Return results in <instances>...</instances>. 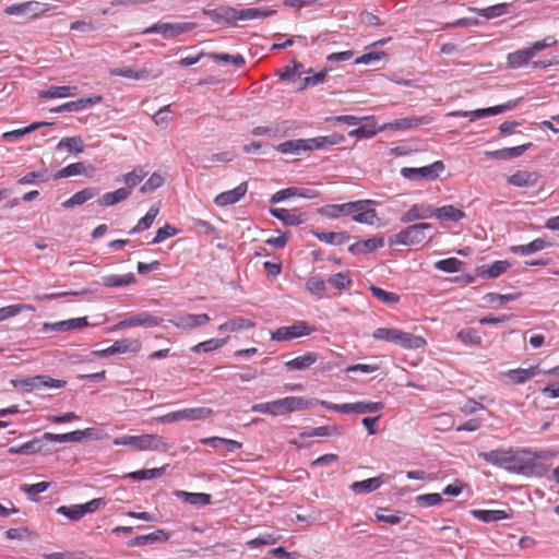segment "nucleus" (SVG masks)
<instances>
[{"label": "nucleus", "mask_w": 559, "mask_h": 559, "mask_svg": "<svg viewBox=\"0 0 559 559\" xmlns=\"http://www.w3.org/2000/svg\"><path fill=\"white\" fill-rule=\"evenodd\" d=\"M538 456L527 450H513L509 448V454L504 469L512 474L534 476L539 474Z\"/></svg>", "instance_id": "f257e3e1"}, {"label": "nucleus", "mask_w": 559, "mask_h": 559, "mask_svg": "<svg viewBox=\"0 0 559 559\" xmlns=\"http://www.w3.org/2000/svg\"><path fill=\"white\" fill-rule=\"evenodd\" d=\"M116 445H129L138 451L166 452L170 445L165 438L158 435L124 436L114 441Z\"/></svg>", "instance_id": "f03ea898"}, {"label": "nucleus", "mask_w": 559, "mask_h": 559, "mask_svg": "<svg viewBox=\"0 0 559 559\" xmlns=\"http://www.w3.org/2000/svg\"><path fill=\"white\" fill-rule=\"evenodd\" d=\"M372 337L378 341L397 344L408 349H416L425 344V340L421 336H416L395 328H379L373 331Z\"/></svg>", "instance_id": "7ed1b4c3"}, {"label": "nucleus", "mask_w": 559, "mask_h": 559, "mask_svg": "<svg viewBox=\"0 0 559 559\" xmlns=\"http://www.w3.org/2000/svg\"><path fill=\"white\" fill-rule=\"evenodd\" d=\"M429 223H418L411 225L389 239L390 245L414 246L419 245L426 239L425 231L431 229Z\"/></svg>", "instance_id": "20e7f679"}, {"label": "nucleus", "mask_w": 559, "mask_h": 559, "mask_svg": "<svg viewBox=\"0 0 559 559\" xmlns=\"http://www.w3.org/2000/svg\"><path fill=\"white\" fill-rule=\"evenodd\" d=\"M53 9V5L39 1H26L8 5L4 13L8 15H23L28 19H36Z\"/></svg>", "instance_id": "39448f33"}, {"label": "nucleus", "mask_w": 559, "mask_h": 559, "mask_svg": "<svg viewBox=\"0 0 559 559\" xmlns=\"http://www.w3.org/2000/svg\"><path fill=\"white\" fill-rule=\"evenodd\" d=\"M444 170V164L441 160H437L428 166L413 168L404 167L401 169V175L408 180H435Z\"/></svg>", "instance_id": "423d86ee"}, {"label": "nucleus", "mask_w": 559, "mask_h": 559, "mask_svg": "<svg viewBox=\"0 0 559 559\" xmlns=\"http://www.w3.org/2000/svg\"><path fill=\"white\" fill-rule=\"evenodd\" d=\"M311 406V401H307L304 397L298 396H287L271 402L273 416L284 415L300 409H307L310 408Z\"/></svg>", "instance_id": "0eeeda50"}, {"label": "nucleus", "mask_w": 559, "mask_h": 559, "mask_svg": "<svg viewBox=\"0 0 559 559\" xmlns=\"http://www.w3.org/2000/svg\"><path fill=\"white\" fill-rule=\"evenodd\" d=\"M197 27L195 23H155L142 31L143 34H162L165 38H173L180 34L190 32Z\"/></svg>", "instance_id": "6e6552de"}, {"label": "nucleus", "mask_w": 559, "mask_h": 559, "mask_svg": "<svg viewBox=\"0 0 559 559\" xmlns=\"http://www.w3.org/2000/svg\"><path fill=\"white\" fill-rule=\"evenodd\" d=\"M519 100L520 99L509 100L501 105H497V106L488 107V108H480V109L471 110V111H462V110L454 111V112H451L450 115L455 116V117H471V121H475L477 119L499 115V114L506 112L508 110H511L518 105Z\"/></svg>", "instance_id": "1a4fd4ad"}, {"label": "nucleus", "mask_w": 559, "mask_h": 559, "mask_svg": "<svg viewBox=\"0 0 559 559\" xmlns=\"http://www.w3.org/2000/svg\"><path fill=\"white\" fill-rule=\"evenodd\" d=\"M11 384L14 388L17 386H28L31 389L34 388H49V389H60L66 386L67 382L64 380L52 379L47 376H35L23 379H13L11 380Z\"/></svg>", "instance_id": "9d476101"}, {"label": "nucleus", "mask_w": 559, "mask_h": 559, "mask_svg": "<svg viewBox=\"0 0 559 559\" xmlns=\"http://www.w3.org/2000/svg\"><path fill=\"white\" fill-rule=\"evenodd\" d=\"M163 319L154 317L147 312H141L124 320L119 321L112 326V331L123 330L133 326H156L162 323Z\"/></svg>", "instance_id": "9b49d317"}, {"label": "nucleus", "mask_w": 559, "mask_h": 559, "mask_svg": "<svg viewBox=\"0 0 559 559\" xmlns=\"http://www.w3.org/2000/svg\"><path fill=\"white\" fill-rule=\"evenodd\" d=\"M310 334L308 324L300 321L290 326H281L271 333L273 341L283 342Z\"/></svg>", "instance_id": "f8f14e48"}, {"label": "nucleus", "mask_w": 559, "mask_h": 559, "mask_svg": "<svg viewBox=\"0 0 559 559\" xmlns=\"http://www.w3.org/2000/svg\"><path fill=\"white\" fill-rule=\"evenodd\" d=\"M435 207L426 204L419 203L412 205L402 216L401 222L404 224L412 223L415 221L427 219L433 217Z\"/></svg>", "instance_id": "ddd939ff"}, {"label": "nucleus", "mask_w": 559, "mask_h": 559, "mask_svg": "<svg viewBox=\"0 0 559 559\" xmlns=\"http://www.w3.org/2000/svg\"><path fill=\"white\" fill-rule=\"evenodd\" d=\"M539 179L540 175L536 171L518 170L507 178V182L518 188H533Z\"/></svg>", "instance_id": "4468645a"}, {"label": "nucleus", "mask_w": 559, "mask_h": 559, "mask_svg": "<svg viewBox=\"0 0 559 559\" xmlns=\"http://www.w3.org/2000/svg\"><path fill=\"white\" fill-rule=\"evenodd\" d=\"M210 321V317L206 313H200V314H182L175 319L169 320V322L179 329L183 330H190L194 328H199L204 325Z\"/></svg>", "instance_id": "2eb2a0df"}, {"label": "nucleus", "mask_w": 559, "mask_h": 559, "mask_svg": "<svg viewBox=\"0 0 559 559\" xmlns=\"http://www.w3.org/2000/svg\"><path fill=\"white\" fill-rule=\"evenodd\" d=\"M270 213L272 216L288 226H298L307 221V215L296 209H271Z\"/></svg>", "instance_id": "dca6fc26"}, {"label": "nucleus", "mask_w": 559, "mask_h": 559, "mask_svg": "<svg viewBox=\"0 0 559 559\" xmlns=\"http://www.w3.org/2000/svg\"><path fill=\"white\" fill-rule=\"evenodd\" d=\"M248 190V183L241 182L239 186H237L233 190L224 191L219 194H217L214 199V203L217 206H227L237 203L239 200H241Z\"/></svg>", "instance_id": "f3484780"}, {"label": "nucleus", "mask_w": 559, "mask_h": 559, "mask_svg": "<svg viewBox=\"0 0 559 559\" xmlns=\"http://www.w3.org/2000/svg\"><path fill=\"white\" fill-rule=\"evenodd\" d=\"M87 324H88V322L85 317L84 318H74V319L63 320V321H59V322H55V323L46 322L43 324L41 331L43 332H50V331L67 332V331L82 329V328L86 326Z\"/></svg>", "instance_id": "a211bd4d"}, {"label": "nucleus", "mask_w": 559, "mask_h": 559, "mask_svg": "<svg viewBox=\"0 0 559 559\" xmlns=\"http://www.w3.org/2000/svg\"><path fill=\"white\" fill-rule=\"evenodd\" d=\"M361 209V203L348 202L343 204H329L325 205L321 213L330 218H337L340 216L352 215L357 210Z\"/></svg>", "instance_id": "6ab92c4d"}, {"label": "nucleus", "mask_w": 559, "mask_h": 559, "mask_svg": "<svg viewBox=\"0 0 559 559\" xmlns=\"http://www.w3.org/2000/svg\"><path fill=\"white\" fill-rule=\"evenodd\" d=\"M533 144L531 142L513 147H504L496 151H488L485 155L495 159H513L523 155Z\"/></svg>", "instance_id": "aec40b11"}, {"label": "nucleus", "mask_w": 559, "mask_h": 559, "mask_svg": "<svg viewBox=\"0 0 559 559\" xmlns=\"http://www.w3.org/2000/svg\"><path fill=\"white\" fill-rule=\"evenodd\" d=\"M342 408L343 414H369L380 412L383 408V404L381 402L359 401L355 403H344Z\"/></svg>", "instance_id": "412c9836"}, {"label": "nucleus", "mask_w": 559, "mask_h": 559, "mask_svg": "<svg viewBox=\"0 0 559 559\" xmlns=\"http://www.w3.org/2000/svg\"><path fill=\"white\" fill-rule=\"evenodd\" d=\"M431 122V118L429 116L421 117H406L395 119L394 121L386 124V128L391 130H407L414 129L423 124H429Z\"/></svg>", "instance_id": "4be33fe9"}, {"label": "nucleus", "mask_w": 559, "mask_h": 559, "mask_svg": "<svg viewBox=\"0 0 559 559\" xmlns=\"http://www.w3.org/2000/svg\"><path fill=\"white\" fill-rule=\"evenodd\" d=\"M100 102H102V96L96 95L93 97L81 98L78 100L64 103V104L58 106L57 108H53L51 111H55V112L80 111V110L87 108L88 106L98 104Z\"/></svg>", "instance_id": "5701e85b"}, {"label": "nucleus", "mask_w": 559, "mask_h": 559, "mask_svg": "<svg viewBox=\"0 0 559 559\" xmlns=\"http://www.w3.org/2000/svg\"><path fill=\"white\" fill-rule=\"evenodd\" d=\"M388 479V475L381 474L377 477L368 478L361 481H355L350 485V489L355 493H368L377 490Z\"/></svg>", "instance_id": "b1692460"}, {"label": "nucleus", "mask_w": 559, "mask_h": 559, "mask_svg": "<svg viewBox=\"0 0 559 559\" xmlns=\"http://www.w3.org/2000/svg\"><path fill=\"white\" fill-rule=\"evenodd\" d=\"M174 495L192 506H207L212 502V496L204 492H188L183 490H175Z\"/></svg>", "instance_id": "393cba45"}, {"label": "nucleus", "mask_w": 559, "mask_h": 559, "mask_svg": "<svg viewBox=\"0 0 559 559\" xmlns=\"http://www.w3.org/2000/svg\"><path fill=\"white\" fill-rule=\"evenodd\" d=\"M136 282L133 273L122 275L109 274L102 277V283L105 287L116 288L132 285Z\"/></svg>", "instance_id": "a878e982"}, {"label": "nucleus", "mask_w": 559, "mask_h": 559, "mask_svg": "<svg viewBox=\"0 0 559 559\" xmlns=\"http://www.w3.org/2000/svg\"><path fill=\"white\" fill-rule=\"evenodd\" d=\"M469 513L474 519H477L484 523L496 522V521L506 520V519L510 518V514L504 510L474 509V510H471Z\"/></svg>", "instance_id": "bb28decb"}, {"label": "nucleus", "mask_w": 559, "mask_h": 559, "mask_svg": "<svg viewBox=\"0 0 559 559\" xmlns=\"http://www.w3.org/2000/svg\"><path fill=\"white\" fill-rule=\"evenodd\" d=\"M356 203H361V209L352 214L353 219L360 224L372 225L377 218V212L376 210L367 209V206L373 202L370 200H359Z\"/></svg>", "instance_id": "cd10ccee"}, {"label": "nucleus", "mask_w": 559, "mask_h": 559, "mask_svg": "<svg viewBox=\"0 0 559 559\" xmlns=\"http://www.w3.org/2000/svg\"><path fill=\"white\" fill-rule=\"evenodd\" d=\"M383 238H370L367 240L357 241L349 246L348 251L353 254H360L366 252H372L383 247Z\"/></svg>", "instance_id": "c85d7f7f"}, {"label": "nucleus", "mask_w": 559, "mask_h": 559, "mask_svg": "<svg viewBox=\"0 0 559 559\" xmlns=\"http://www.w3.org/2000/svg\"><path fill=\"white\" fill-rule=\"evenodd\" d=\"M466 215L462 210H459L453 205H443L441 207H435L433 217L440 221L459 222Z\"/></svg>", "instance_id": "c756f323"}, {"label": "nucleus", "mask_w": 559, "mask_h": 559, "mask_svg": "<svg viewBox=\"0 0 559 559\" xmlns=\"http://www.w3.org/2000/svg\"><path fill=\"white\" fill-rule=\"evenodd\" d=\"M508 454L509 449H496L489 452H478V457L493 466L504 468Z\"/></svg>", "instance_id": "7c9ffc66"}, {"label": "nucleus", "mask_w": 559, "mask_h": 559, "mask_svg": "<svg viewBox=\"0 0 559 559\" xmlns=\"http://www.w3.org/2000/svg\"><path fill=\"white\" fill-rule=\"evenodd\" d=\"M78 94V87L76 86H51L48 90L40 91L39 97L41 98H64V97H72Z\"/></svg>", "instance_id": "2f4dec72"}, {"label": "nucleus", "mask_w": 559, "mask_h": 559, "mask_svg": "<svg viewBox=\"0 0 559 559\" xmlns=\"http://www.w3.org/2000/svg\"><path fill=\"white\" fill-rule=\"evenodd\" d=\"M98 194L96 188H86L74 193L70 199L62 203L66 209L73 207L75 205H82Z\"/></svg>", "instance_id": "473e14b6"}, {"label": "nucleus", "mask_w": 559, "mask_h": 559, "mask_svg": "<svg viewBox=\"0 0 559 559\" xmlns=\"http://www.w3.org/2000/svg\"><path fill=\"white\" fill-rule=\"evenodd\" d=\"M130 197L129 190L122 188L117 189L112 192L104 193L98 200L97 203L100 206H112L116 205Z\"/></svg>", "instance_id": "72a5a7b5"}, {"label": "nucleus", "mask_w": 559, "mask_h": 559, "mask_svg": "<svg viewBox=\"0 0 559 559\" xmlns=\"http://www.w3.org/2000/svg\"><path fill=\"white\" fill-rule=\"evenodd\" d=\"M538 368L537 367H530L527 369H512L509 370L506 373V377L509 379V381L513 384H521L530 380L531 378L538 374Z\"/></svg>", "instance_id": "f704fd0d"}, {"label": "nucleus", "mask_w": 559, "mask_h": 559, "mask_svg": "<svg viewBox=\"0 0 559 559\" xmlns=\"http://www.w3.org/2000/svg\"><path fill=\"white\" fill-rule=\"evenodd\" d=\"M168 539V534L165 533L163 530H157L153 533L146 534V535H140L128 542L129 547L134 546H144L147 544H152L155 542H166Z\"/></svg>", "instance_id": "c9c22d12"}, {"label": "nucleus", "mask_w": 559, "mask_h": 559, "mask_svg": "<svg viewBox=\"0 0 559 559\" xmlns=\"http://www.w3.org/2000/svg\"><path fill=\"white\" fill-rule=\"evenodd\" d=\"M510 266L508 261H495L491 264L479 267L478 275L486 278H495L504 273Z\"/></svg>", "instance_id": "e433bc0d"}, {"label": "nucleus", "mask_w": 559, "mask_h": 559, "mask_svg": "<svg viewBox=\"0 0 559 559\" xmlns=\"http://www.w3.org/2000/svg\"><path fill=\"white\" fill-rule=\"evenodd\" d=\"M318 360L316 353H307L285 362L288 370H305L312 366Z\"/></svg>", "instance_id": "4c0bfd02"}, {"label": "nucleus", "mask_w": 559, "mask_h": 559, "mask_svg": "<svg viewBox=\"0 0 559 559\" xmlns=\"http://www.w3.org/2000/svg\"><path fill=\"white\" fill-rule=\"evenodd\" d=\"M532 58V51H530L528 48L519 49L508 55V67L511 69H519L526 66Z\"/></svg>", "instance_id": "58836bf2"}, {"label": "nucleus", "mask_w": 559, "mask_h": 559, "mask_svg": "<svg viewBox=\"0 0 559 559\" xmlns=\"http://www.w3.org/2000/svg\"><path fill=\"white\" fill-rule=\"evenodd\" d=\"M141 342L139 340L133 338H122L116 341L111 345V349L114 355L126 354V353H136L141 349Z\"/></svg>", "instance_id": "ea45409f"}, {"label": "nucleus", "mask_w": 559, "mask_h": 559, "mask_svg": "<svg viewBox=\"0 0 559 559\" xmlns=\"http://www.w3.org/2000/svg\"><path fill=\"white\" fill-rule=\"evenodd\" d=\"M110 75L112 76H122L126 79L132 80H147L150 78V71L145 68L140 70H134L132 68H116L110 71Z\"/></svg>", "instance_id": "a19ab883"}, {"label": "nucleus", "mask_w": 559, "mask_h": 559, "mask_svg": "<svg viewBox=\"0 0 559 559\" xmlns=\"http://www.w3.org/2000/svg\"><path fill=\"white\" fill-rule=\"evenodd\" d=\"M51 123L50 122H45V121H41V122H34L25 128H21V129H16V130H12V131H8V132H4L2 134V139L5 140V141H17L20 140L23 135L25 134H28L41 127H46V126H50Z\"/></svg>", "instance_id": "79ce46f5"}, {"label": "nucleus", "mask_w": 559, "mask_h": 559, "mask_svg": "<svg viewBox=\"0 0 559 559\" xmlns=\"http://www.w3.org/2000/svg\"><path fill=\"white\" fill-rule=\"evenodd\" d=\"M548 243L544 239L537 238L527 245L512 246L510 251L515 254L527 255L545 249Z\"/></svg>", "instance_id": "37998d69"}, {"label": "nucleus", "mask_w": 559, "mask_h": 559, "mask_svg": "<svg viewBox=\"0 0 559 559\" xmlns=\"http://www.w3.org/2000/svg\"><path fill=\"white\" fill-rule=\"evenodd\" d=\"M200 442L202 444H206L213 448L225 447L229 452H234L235 450L240 449L242 447V444L236 440L225 439L221 437L203 438L200 440Z\"/></svg>", "instance_id": "c03bdc74"}, {"label": "nucleus", "mask_w": 559, "mask_h": 559, "mask_svg": "<svg viewBox=\"0 0 559 559\" xmlns=\"http://www.w3.org/2000/svg\"><path fill=\"white\" fill-rule=\"evenodd\" d=\"M179 413V421L180 420H187V421H194V420H200V419H204L206 418L207 416H210L213 411L211 408H206V407H194V408H185V409H180L178 411Z\"/></svg>", "instance_id": "a18cd8bd"}, {"label": "nucleus", "mask_w": 559, "mask_h": 559, "mask_svg": "<svg viewBox=\"0 0 559 559\" xmlns=\"http://www.w3.org/2000/svg\"><path fill=\"white\" fill-rule=\"evenodd\" d=\"M274 13H275V11L270 10V9H260V8L238 9V21L265 19V17L273 15Z\"/></svg>", "instance_id": "49530a36"}, {"label": "nucleus", "mask_w": 559, "mask_h": 559, "mask_svg": "<svg viewBox=\"0 0 559 559\" xmlns=\"http://www.w3.org/2000/svg\"><path fill=\"white\" fill-rule=\"evenodd\" d=\"M306 142L304 139L288 140L280 143L275 148L282 154L299 155L301 152H306Z\"/></svg>", "instance_id": "de8ad7c7"}, {"label": "nucleus", "mask_w": 559, "mask_h": 559, "mask_svg": "<svg viewBox=\"0 0 559 559\" xmlns=\"http://www.w3.org/2000/svg\"><path fill=\"white\" fill-rule=\"evenodd\" d=\"M254 323L250 320L243 319L241 317L230 319L226 321L225 323L221 324L218 326L219 332H235L239 330L250 329L253 328Z\"/></svg>", "instance_id": "09e8293b"}, {"label": "nucleus", "mask_w": 559, "mask_h": 559, "mask_svg": "<svg viewBox=\"0 0 559 559\" xmlns=\"http://www.w3.org/2000/svg\"><path fill=\"white\" fill-rule=\"evenodd\" d=\"M35 308L27 304H16L0 308V322L13 318L24 311H34Z\"/></svg>", "instance_id": "8fccbe9b"}, {"label": "nucleus", "mask_w": 559, "mask_h": 559, "mask_svg": "<svg viewBox=\"0 0 559 559\" xmlns=\"http://www.w3.org/2000/svg\"><path fill=\"white\" fill-rule=\"evenodd\" d=\"M147 174L143 170V168H135L132 171L124 174L121 177V180L124 182V189L129 190L131 194L134 187H136L146 176Z\"/></svg>", "instance_id": "3c124183"}, {"label": "nucleus", "mask_w": 559, "mask_h": 559, "mask_svg": "<svg viewBox=\"0 0 559 559\" xmlns=\"http://www.w3.org/2000/svg\"><path fill=\"white\" fill-rule=\"evenodd\" d=\"M166 467H157V468H148V469H141L128 473L126 477L132 478L136 481L141 480H147L160 477L165 473Z\"/></svg>", "instance_id": "603ef678"}, {"label": "nucleus", "mask_w": 559, "mask_h": 559, "mask_svg": "<svg viewBox=\"0 0 559 559\" xmlns=\"http://www.w3.org/2000/svg\"><path fill=\"white\" fill-rule=\"evenodd\" d=\"M314 236L320 240L329 245L333 246H341L345 243L349 236L345 233H334V231H326V233H314Z\"/></svg>", "instance_id": "864d4df0"}, {"label": "nucleus", "mask_w": 559, "mask_h": 559, "mask_svg": "<svg viewBox=\"0 0 559 559\" xmlns=\"http://www.w3.org/2000/svg\"><path fill=\"white\" fill-rule=\"evenodd\" d=\"M158 212H159L158 207L152 206L147 211L145 216H143L138 222V224L130 230V234H136V233H141V231L148 229L152 226V224L154 223L156 216L158 215Z\"/></svg>", "instance_id": "5fc2aeb1"}, {"label": "nucleus", "mask_w": 559, "mask_h": 559, "mask_svg": "<svg viewBox=\"0 0 559 559\" xmlns=\"http://www.w3.org/2000/svg\"><path fill=\"white\" fill-rule=\"evenodd\" d=\"M307 290L317 298H323L325 294V282L319 275L311 276L306 283Z\"/></svg>", "instance_id": "6e6d98bb"}, {"label": "nucleus", "mask_w": 559, "mask_h": 559, "mask_svg": "<svg viewBox=\"0 0 559 559\" xmlns=\"http://www.w3.org/2000/svg\"><path fill=\"white\" fill-rule=\"evenodd\" d=\"M464 262L456 258H448L439 260L435 263V267L445 273H455L463 270Z\"/></svg>", "instance_id": "4d7b16f0"}, {"label": "nucleus", "mask_w": 559, "mask_h": 559, "mask_svg": "<svg viewBox=\"0 0 559 559\" xmlns=\"http://www.w3.org/2000/svg\"><path fill=\"white\" fill-rule=\"evenodd\" d=\"M304 66L298 61H293V66L285 67L280 73V78L285 81L295 82L302 75Z\"/></svg>", "instance_id": "13d9d810"}, {"label": "nucleus", "mask_w": 559, "mask_h": 559, "mask_svg": "<svg viewBox=\"0 0 559 559\" xmlns=\"http://www.w3.org/2000/svg\"><path fill=\"white\" fill-rule=\"evenodd\" d=\"M86 170V167H85V164L84 163H73V164H70L68 166H66L64 168L58 170L53 176L52 178L53 179H61V178H68V177H72V176H78V175H82L84 174Z\"/></svg>", "instance_id": "bf43d9fd"}, {"label": "nucleus", "mask_w": 559, "mask_h": 559, "mask_svg": "<svg viewBox=\"0 0 559 559\" xmlns=\"http://www.w3.org/2000/svg\"><path fill=\"white\" fill-rule=\"evenodd\" d=\"M369 289L372 293V295L383 304L393 305L400 301V296L395 293L386 292L383 288L374 285H371Z\"/></svg>", "instance_id": "052dcab7"}, {"label": "nucleus", "mask_w": 559, "mask_h": 559, "mask_svg": "<svg viewBox=\"0 0 559 559\" xmlns=\"http://www.w3.org/2000/svg\"><path fill=\"white\" fill-rule=\"evenodd\" d=\"M57 147H64L69 153L78 154L84 151V143L80 136H70L61 139Z\"/></svg>", "instance_id": "680f3d73"}, {"label": "nucleus", "mask_w": 559, "mask_h": 559, "mask_svg": "<svg viewBox=\"0 0 559 559\" xmlns=\"http://www.w3.org/2000/svg\"><path fill=\"white\" fill-rule=\"evenodd\" d=\"M478 14L487 20L504 15L509 12V4L499 3L484 9H479Z\"/></svg>", "instance_id": "e2e57ef3"}, {"label": "nucleus", "mask_w": 559, "mask_h": 559, "mask_svg": "<svg viewBox=\"0 0 559 559\" xmlns=\"http://www.w3.org/2000/svg\"><path fill=\"white\" fill-rule=\"evenodd\" d=\"M328 283L338 290L346 289L353 283L348 272H338L328 278Z\"/></svg>", "instance_id": "0e129e2a"}, {"label": "nucleus", "mask_w": 559, "mask_h": 559, "mask_svg": "<svg viewBox=\"0 0 559 559\" xmlns=\"http://www.w3.org/2000/svg\"><path fill=\"white\" fill-rule=\"evenodd\" d=\"M226 341L227 338H211L192 346L191 352L210 353L214 349L222 347L226 343Z\"/></svg>", "instance_id": "69168bd1"}, {"label": "nucleus", "mask_w": 559, "mask_h": 559, "mask_svg": "<svg viewBox=\"0 0 559 559\" xmlns=\"http://www.w3.org/2000/svg\"><path fill=\"white\" fill-rule=\"evenodd\" d=\"M457 338L465 345L473 346L481 343V336L475 329L466 328L457 333Z\"/></svg>", "instance_id": "338daca9"}, {"label": "nucleus", "mask_w": 559, "mask_h": 559, "mask_svg": "<svg viewBox=\"0 0 559 559\" xmlns=\"http://www.w3.org/2000/svg\"><path fill=\"white\" fill-rule=\"evenodd\" d=\"M57 513L72 521H79L85 515L81 504L61 506L57 509Z\"/></svg>", "instance_id": "774afa93"}]
</instances>
